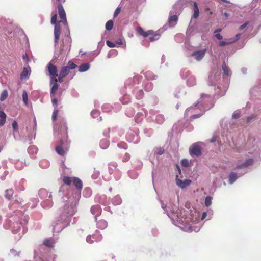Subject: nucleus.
I'll list each match as a JSON object with an SVG mask.
<instances>
[{
  "mask_svg": "<svg viewBox=\"0 0 261 261\" xmlns=\"http://www.w3.org/2000/svg\"><path fill=\"white\" fill-rule=\"evenodd\" d=\"M67 129L66 123H62L60 128V133L63 134V136L61 138L60 144L55 147L56 152L61 156H64L68 149Z\"/></svg>",
  "mask_w": 261,
  "mask_h": 261,
  "instance_id": "nucleus-1",
  "label": "nucleus"
},
{
  "mask_svg": "<svg viewBox=\"0 0 261 261\" xmlns=\"http://www.w3.org/2000/svg\"><path fill=\"white\" fill-rule=\"evenodd\" d=\"M47 71L49 73V75L50 76L51 79H54L58 76V74L57 73L58 70L57 66L49 62L47 66Z\"/></svg>",
  "mask_w": 261,
  "mask_h": 261,
  "instance_id": "nucleus-2",
  "label": "nucleus"
},
{
  "mask_svg": "<svg viewBox=\"0 0 261 261\" xmlns=\"http://www.w3.org/2000/svg\"><path fill=\"white\" fill-rule=\"evenodd\" d=\"M58 10L59 17L61 19L60 22L63 23L64 24L66 25L67 23L66 19V15L65 10L63 7L62 5L60 2L58 4Z\"/></svg>",
  "mask_w": 261,
  "mask_h": 261,
  "instance_id": "nucleus-3",
  "label": "nucleus"
},
{
  "mask_svg": "<svg viewBox=\"0 0 261 261\" xmlns=\"http://www.w3.org/2000/svg\"><path fill=\"white\" fill-rule=\"evenodd\" d=\"M189 152L191 156H198L201 154V147L197 144H193L190 147Z\"/></svg>",
  "mask_w": 261,
  "mask_h": 261,
  "instance_id": "nucleus-4",
  "label": "nucleus"
},
{
  "mask_svg": "<svg viewBox=\"0 0 261 261\" xmlns=\"http://www.w3.org/2000/svg\"><path fill=\"white\" fill-rule=\"evenodd\" d=\"M102 239V236L99 233V232H96L95 234L91 236H88L86 238V241L89 243H93L94 242H99Z\"/></svg>",
  "mask_w": 261,
  "mask_h": 261,
  "instance_id": "nucleus-5",
  "label": "nucleus"
},
{
  "mask_svg": "<svg viewBox=\"0 0 261 261\" xmlns=\"http://www.w3.org/2000/svg\"><path fill=\"white\" fill-rule=\"evenodd\" d=\"M60 21L55 24V29H54V35H55V44H57L58 43V41L60 39V36L61 34V28L60 26Z\"/></svg>",
  "mask_w": 261,
  "mask_h": 261,
  "instance_id": "nucleus-6",
  "label": "nucleus"
},
{
  "mask_svg": "<svg viewBox=\"0 0 261 261\" xmlns=\"http://www.w3.org/2000/svg\"><path fill=\"white\" fill-rule=\"evenodd\" d=\"M206 49L194 51L192 54V56L198 61H200L205 55Z\"/></svg>",
  "mask_w": 261,
  "mask_h": 261,
  "instance_id": "nucleus-7",
  "label": "nucleus"
},
{
  "mask_svg": "<svg viewBox=\"0 0 261 261\" xmlns=\"http://www.w3.org/2000/svg\"><path fill=\"white\" fill-rule=\"evenodd\" d=\"M64 213L69 216H73L75 212V207L72 205H66L64 207Z\"/></svg>",
  "mask_w": 261,
  "mask_h": 261,
  "instance_id": "nucleus-8",
  "label": "nucleus"
},
{
  "mask_svg": "<svg viewBox=\"0 0 261 261\" xmlns=\"http://www.w3.org/2000/svg\"><path fill=\"white\" fill-rule=\"evenodd\" d=\"M176 184L178 186L180 187L181 188H185L187 186L190 185L191 181L189 179H185L184 181L181 180L176 178Z\"/></svg>",
  "mask_w": 261,
  "mask_h": 261,
  "instance_id": "nucleus-9",
  "label": "nucleus"
},
{
  "mask_svg": "<svg viewBox=\"0 0 261 261\" xmlns=\"http://www.w3.org/2000/svg\"><path fill=\"white\" fill-rule=\"evenodd\" d=\"M51 81L53 82V84L50 90V96L53 97L55 96V94L59 88V85L57 83L58 80L57 78L53 79Z\"/></svg>",
  "mask_w": 261,
  "mask_h": 261,
  "instance_id": "nucleus-10",
  "label": "nucleus"
},
{
  "mask_svg": "<svg viewBox=\"0 0 261 261\" xmlns=\"http://www.w3.org/2000/svg\"><path fill=\"white\" fill-rule=\"evenodd\" d=\"M253 163V160L252 159H249L247 160L245 162L241 164H238L236 166V168L237 169H243L248 167L252 165Z\"/></svg>",
  "mask_w": 261,
  "mask_h": 261,
  "instance_id": "nucleus-11",
  "label": "nucleus"
},
{
  "mask_svg": "<svg viewBox=\"0 0 261 261\" xmlns=\"http://www.w3.org/2000/svg\"><path fill=\"white\" fill-rule=\"evenodd\" d=\"M72 182L78 190H81L83 188V183L82 180L78 177H74L72 178Z\"/></svg>",
  "mask_w": 261,
  "mask_h": 261,
  "instance_id": "nucleus-12",
  "label": "nucleus"
},
{
  "mask_svg": "<svg viewBox=\"0 0 261 261\" xmlns=\"http://www.w3.org/2000/svg\"><path fill=\"white\" fill-rule=\"evenodd\" d=\"M91 212L93 215H95V219L96 220L97 216L101 213V208L99 205H94L91 207Z\"/></svg>",
  "mask_w": 261,
  "mask_h": 261,
  "instance_id": "nucleus-13",
  "label": "nucleus"
},
{
  "mask_svg": "<svg viewBox=\"0 0 261 261\" xmlns=\"http://www.w3.org/2000/svg\"><path fill=\"white\" fill-rule=\"evenodd\" d=\"M199 15V11L198 7V4L196 2L193 3V18L197 19Z\"/></svg>",
  "mask_w": 261,
  "mask_h": 261,
  "instance_id": "nucleus-14",
  "label": "nucleus"
},
{
  "mask_svg": "<svg viewBox=\"0 0 261 261\" xmlns=\"http://www.w3.org/2000/svg\"><path fill=\"white\" fill-rule=\"evenodd\" d=\"M7 115L5 114V113L3 111L1 110L0 111V127L3 126L6 120Z\"/></svg>",
  "mask_w": 261,
  "mask_h": 261,
  "instance_id": "nucleus-15",
  "label": "nucleus"
},
{
  "mask_svg": "<svg viewBox=\"0 0 261 261\" xmlns=\"http://www.w3.org/2000/svg\"><path fill=\"white\" fill-rule=\"evenodd\" d=\"M69 70L70 69L67 66L63 67L60 71L61 77H65L69 74Z\"/></svg>",
  "mask_w": 261,
  "mask_h": 261,
  "instance_id": "nucleus-16",
  "label": "nucleus"
},
{
  "mask_svg": "<svg viewBox=\"0 0 261 261\" xmlns=\"http://www.w3.org/2000/svg\"><path fill=\"white\" fill-rule=\"evenodd\" d=\"M89 67L90 65L89 63H83L79 66V71L81 72H85L87 71L89 69Z\"/></svg>",
  "mask_w": 261,
  "mask_h": 261,
  "instance_id": "nucleus-17",
  "label": "nucleus"
},
{
  "mask_svg": "<svg viewBox=\"0 0 261 261\" xmlns=\"http://www.w3.org/2000/svg\"><path fill=\"white\" fill-rule=\"evenodd\" d=\"M29 69H30V67H29ZM30 70H28V68L24 67L23 69L22 72L20 75V78L21 79H23L26 78L29 74H30Z\"/></svg>",
  "mask_w": 261,
  "mask_h": 261,
  "instance_id": "nucleus-18",
  "label": "nucleus"
},
{
  "mask_svg": "<svg viewBox=\"0 0 261 261\" xmlns=\"http://www.w3.org/2000/svg\"><path fill=\"white\" fill-rule=\"evenodd\" d=\"M222 67L224 74L228 76L231 74V71L230 68L227 66L225 62L223 63Z\"/></svg>",
  "mask_w": 261,
  "mask_h": 261,
  "instance_id": "nucleus-19",
  "label": "nucleus"
},
{
  "mask_svg": "<svg viewBox=\"0 0 261 261\" xmlns=\"http://www.w3.org/2000/svg\"><path fill=\"white\" fill-rule=\"evenodd\" d=\"M14 194V192L12 189H7L5 191V197L8 200H10Z\"/></svg>",
  "mask_w": 261,
  "mask_h": 261,
  "instance_id": "nucleus-20",
  "label": "nucleus"
},
{
  "mask_svg": "<svg viewBox=\"0 0 261 261\" xmlns=\"http://www.w3.org/2000/svg\"><path fill=\"white\" fill-rule=\"evenodd\" d=\"M97 225L98 228L103 229L107 226V222L104 220H101L97 222Z\"/></svg>",
  "mask_w": 261,
  "mask_h": 261,
  "instance_id": "nucleus-21",
  "label": "nucleus"
},
{
  "mask_svg": "<svg viewBox=\"0 0 261 261\" xmlns=\"http://www.w3.org/2000/svg\"><path fill=\"white\" fill-rule=\"evenodd\" d=\"M153 89V84L151 82L147 81L144 85V89L147 92L151 91Z\"/></svg>",
  "mask_w": 261,
  "mask_h": 261,
  "instance_id": "nucleus-22",
  "label": "nucleus"
},
{
  "mask_svg": "<svg viewBox=\"0 0 261 261\" xmlns=\"http://www.w3.org/2000/svg\"><path fill=\"white\" fill-rule=\"evenodd\" d=\"M237 178V175L234 172H231L229 176V182L230 184H232L234 182V181Z\"/></svg>",
  "mask_w": 261,
  "mask_h": 261,
  "instance_id": "nucleus-23",
  "label": "nucleus"
},
{
  "mask_svg": "<svg viewBox=\"0 0 261 261\" xmlns=\"http://www.w3.org/2000/svg\"><path fill=\"white\" fill-rule=\"evenodd\" d=\"M63 182L67 185L69 186L72 182V178L69 176H64L63 179Z\"/></svg>",
  "mask_w": 261,
  "mask_h": 261,
  "instance_id": "nucleus-24",
  "label": "nucleus"
},
{
  "mask_svg": "<svg viewBox=\"0 0 261 261\" xmlns=\"http://www.w3.org/2000/svg\"><path fill=\"white\" fill-rule=\"evenodd\" d=\"M106 29L110 31L112 29L113 27V21L111 20L108 21L106 23Z\"/></svg>",
  "mask_w": 261,
  "mask_h": 261,
  "instance_id": "nucleus-25",
  "label": "nucleus"
},
{
  "mask_svg": "<svg viewBox=\"0 0 261 261\" xmlns=\"http://www.w3.org/2000/svg\"><path fill=\"white\" fill-rule=\"evenodd\" d=\"M8 96V92L6 90H4L0 96V101H3L6 99Z\"/></svg>",
  "mask_w": 261,
  "mask_h": 261,
  "instance_id": "nucleus-26",
  "label": "nucleus"
},
{
  "mask_svg": "<svg viewBox=\"0 0 261 261\" xmlns=\"http://www.w3.org/2000/svg\"><path fill=\"white\" fill-rule=\"evenodd\" d=\"M100 145L103 149L107 148L109 146V142L106 140H102L100 142Z\"/></svg>",
  "mask_w": 261,
  "mask_h": 261,
  "instance_id": "nucleus-27",
  "label": "nucleus"
},
{
  "mask_svg": "<svg viewBox=\"0 0 261 261\" xmlns=\"http://www.w3.org/2000/svg\"><path fill=\"white\" fill-rule=\"evenodd\" d=\"M66 66L67 67H68L69 69H74L75 68H76L77 65L75 63H74L72 61H69L68 62V65Z\"/></svg>",
  "mask_w": 261,
  "mask_h": 261,
  "instance_id": "nucleus-28",
  "label": "nucleus"
},
{
  "mask_svg": "<svg viewBox=\"0 0 261 261\" xmlns=\"http://www.w3.org/2000/svg\"><path fill=\"white\" fill-rule=\"evenodd\" d=\"M212 204V197L207 196L205 199V205L206 207H208Z\"/></svg>",
  "mask_w": 261,
  "mask_h": 261,
  "instance_id": "nucleus-29",
  "label": "nucleus"
},
{
  "mask_svg": "<svg viewBox=\"0 0 261 261\" xmlns=\"http://www.w3.org/2000/svg\"><path fill=\"white\" fill-rule=\"evenodd\" d=\"M144 92L142 90H139L136 95V98L138 99H141L143 98Z\"/></svg>",
  "mask_w": 261,
  "mask_h": 261,
  "instance_id": "nucleus-30",
  "label": "nucleus"
},
{
  "mask_svg": "<svg viewBox=\"0 0 261 261\" xmlns=\"http://www.w3.org/2000/svg\"><path fill=\"white\" fill-rule=\"evenodd\" d=\"M59 111L57 108H55L52 115V119L53 121H56L57 118Z\"/></svg>",
  "mask_w": 261,
  "mask_h": 261,
  "instance_id": "nucleus-31",
  "label": "nucleus"
},
{
  "mask_svg": "<svg viewBox=\"0 0 261 261\" xmlns=\"http://www.w3.org/2000/svg\"><path fill=\"white\" fill-rule=\"evenodd\" d=\"M178 20V17L177 16V15H172L170 17L169 19V22H176Z\"/></svg>",
  "mask_w": 261,
  "mask_h": 261,
  "instance_id": "nucleus-32",
  "label": "nucleus"
},
{
  "mask_svg": "<svg viewBox=\"0 0 261 261\" xmlns=\"http://www.w3.org/2000/svg\"><path fill=\"white\" fill-rule=\"evenodd\" d=\"M164 149L161 147L156 148L155 150V152L158 155H162L164 153Z\"/></svg>",
  "mask_w": 261,
  "mask_h": 261,
  "instance_id": "nucleus-33",
  "label": "nucleus"
},
{
  "mask_svg": "<svg viewBox=\"0 0 261 261\" xmlns=\"http://www.w3.org/2000/svg\"><path fill=\"white\" fill-rule=\"evenodd\" d=\"M153 33V31L152 30H148L147 32H145L144 31L141 35L143 36V37H146L149 35L152 34Z\"/></svg>",
  "mask_w": 261,
  "mask_h": 261,
  "instance_id": "nucleus-34",
  "label": "nucleus"
},
{
  "mask_svg": "<svg viewBox=\"0 0 261 261\" xmlns=\"http://www.w3.org/2000/svg\"><path fill=\"white\" fill-rule=\"evenodd\" d=\"M12 127L14 131H18V126L17 122L16 121H14L12 123Z\"/></svg>",
  "mask_w": 261,
  "mask_h": 261,
  "instance_id": "nucleus-35",
  "label": "nucleus"
},
{
  "mask_svg": "<svg viewBox=\"0 0 261 261\" xmlns=\"http://www.w3.org/2000/svg\"><path fill=\"white\" fill-rule=\"evenodd\" d=\"M22 98L24 102L27 104L28 102V95L26 91H24L22 93Z\"/></svg>",
  "mask_w": 261,
  "mask_h": 261,
  "instance_id": "nucleus-36",
  "label": "nucleus"
},
{
  "mask_svg": "<svg viewBox=\"0 0 261 261\" xmlns=\"http://www.w3.org/2000/svg\"><path fill=\"white\" fill-rule=\"evenodd\" d=\"M44 245L47 247H53V243L49 240H46L44 241Z\"/></svg>",
  "mask_w": 261,
  "mask_h": 261,
  "instance_id": "nucleus-37",
  "label": "nucleus"
},
{
  "mask_svg": "<svg viewBox=\"0 0 261 261\" xmlns=\"http://www.w3.org/2000/svg\"><path fill=\"white\" fill-rule=\"evenodd\" d=\"M51 102L54 106L55 107V108H57L58 100L55 96L51 97Z\"/></svg>",
  "mask_w": 261,
  "mask_h": 261,
  "instance_id": "nucleus-38",
  "label": "nucleus"
},
{
  "mask_svg": "<svg viewBox=\"0 0 261 261\" xmlns=\"http://www.w3.org/2000/svg\"><path fill=\"white\" fill-rule=\"evenodd\" d=\"M57 14L54 15L51 18V23L55 24L57 23Z\"/></svg>",
  "mask_w": 261,
  "mask_h": 261,
  "instance_id": "nucleus-39",
  "label": "nucleus"
},
{
  "mask_svg": "<svg viewBox=\"0 0 261 261\" xmlns=\"http://www.w3.org/2000/svg\"><path fill=\"white\" fill-rule=\"evenodd\" d=\"M106 44L109 47H114L116 46L115 43H114L112 42H111L110 41H109V40L106 41Z\"/></svg>",
  "mask_w": 261,
  "mask_h": 261,
  "instance_id": "nucleus-40",
  "label": "nucleus"
},
{
  "mask_svg": "<svg viewBox=\"0 0 261 261\" xmlns=\"http://www.w3.org/2000/svg\"><path fill=\"white\" fill-rule=\"evenodd\" d=\"M234 41H232V42H226V41H221L219 43V45L220 46H225V45H229V44H230L231 43H233Z\"/></svg>",
  "mask_w": 261,
  "mask_h": 261,
  "instance_id": "nucleus-41",
  "label": "nucleus"
},
{
  "mask_svg": "<svg viewBox=\"0 0 261 261\" xmlns=\"http://www.w3.org/2000/svg\"><path fill=\"white\" fill-rule=\"evenodd\" d=\"M121 11V8L120 7H117L114 14V17H116L120 12Z\"/></svg>",
  "mask_w": 261,
  "mask_h": 261,
  "instance_id": "nucleus-42",
  "label": "nucleus"
},
{
  "mask_svg": "<svg viewBox=\"0 0 261 261\" xmlns=\"http://www.w3.org/2000/svg\"><path fill=\"white\" fill-rule=\"evenodd\" d=\"M136 31L140 35H142L144 31L143 29L140 26H138L137 27Z\"/></svg>",
  "mask_w": 261,
  "mask_h": 261,
  "instance_id": "nucleus-43",
  "label": "nucleus"
},
{
  "mask_svg": "<svg viewBox=\"0 0 261 261\" xmlns=\"http://www.w3.org/2000/svg\"><path fill=\"white\" fill-rule=\"evenodd\" d=\"M248 23H249L248 22L244 23L243 24H242V25H241L240 27L239 30H242L243 29H244L245 28H246L247 26Z\"/></svg>",
  "mask_w": 261,
  "mask_h": 261,
  "instance_id": "nucleus-44",
  "label": "nucleus"
},
{
  "mask_svg": "<svg viewBox=\"0 0 261 261\" xmlns=\"http://www.w3.org/2000/svg\"><path fill=\"white\" fill-rule=\"evenodd\" d=\"M215 36L218 39L221 40L223 38V36L220 34H216Z\"/></svg>",
  "mask_w": 261,
  "mask_h": 261,
  "instance_id": "nucleus-45",
  "label": "nucleus"
},
{
  "mask_svg": "<svg viewBox=\"0 0 261 261\" xmlns=\"http://www.w3.org/2000/svg\"><path fill=\"white\" fill-rule=\"evenodd\" d=\"M182 163L185 166H187L189 164L188 161L186 160H183L182 161Z\"/></svg>",
  "mask_w": 261,
  "mask_h": 261,
  "instance_id": "nucleus-46",
  "label": "nucleus"
},
{
  "mask_svg": "<svg viewBox=\"0 0 261 261\" xmlns=\"http://www.w3.org/2000/svg\"><path fill=\"white\" fill-rule=\"evenodd\" d=\"M99 113L97 111H93L91 112V115L94 117V115H98Z\"/></svg>",
  "mask_w": 261,
  "mask_h": 261,
  "instance_id": "nucleus-47",
  "label": "nucleus"
},
{
  "mask_svg": "<svg viewBox=\"0 0 261 261\" xmlns=\"http://www.w3.org/2000/svg\"><path fill=\"white\" fill-rule=\"evenodd\" d=\"M63 78L64 77H61V75L60 74H59V76L58 77V79H57V80H58V81L59 82L62 83V82H63Z\"/></svg>",
  "mask_w": 261,
  "mask_h": 261,
  "instance_id": "nucleus-48",
  "label": "nucleus"
},
{
  "mask_svg": "<svg viewBox=\"0 0 261 261\" xmlns=\"http://www.w3.org/2000/svg\"><path fill=\"white\" fill-rule=\"evenodd\" d=\"M240 35H241V34H240V33H238V34H237L236 35V39L235 41L238 40L240 38Z\"/></svg>",
  "mask_w": 261,
  "mask_h": 261,
  "instance_id": "nucleus-49",
  "label": "nucleus"
},
{
  "mask_svg": "<svg viewBox=\"0 0 261 261\" xmlns=\"http://www.w3.org/2000/svg\"><path fill=\"white\" fill-rule=\"evenodd\" d=\"M201 116V115L200 114H197V115H193L192 117L193 118H199Z\"/></svg>",
  "mask_w": 261,
  "mask_h": 261,
  "instance_id": "nucleus-50",
  "label": "nucleus"
},
{
  "mask_svg": "<svg viewBox=\"0 0 261 261\" xmlns=\"http://www.w3.org/2000/svg\"><path fill=\"white\" fill-rule=\"evenodd\" d=\"M149 40L150 41L152 42L155 40V38H154V37H149Z\"/></svg>",
  "mask_w": 261,
  "mask_h": 261,
  "instance_id": "nucleus-51",
  "label": "nucleus"
},
{
  "mask_svg": "<svg viewBox=\"0 0 261 261\" xmlns=\"http://www.w3.org/2000/svg\"><path fill=\"white\" fill-rule=\"evenodd\" d=\"M233 118H239V115L238 114H234L233 115Z\"/></svg>",
  "mask_w": 261,
  "mask_h": 261,
  "instance_id": "nucleus-52",
  "label": "nucleus"
},
{
  "mask_svg": "<svg viewBox=\"0 0 261 261\" xmlns=\"http://www.w3.org/2000/svg\"><path fill=\"white\" fill-rule=\"evenodd\" d=\"M115 199L117 200L118 201V203H120V201H121V199L119 197H115Z\"/></svg>",
  "mask_w": 261,
  "mask_h": 261,
  "instance_id": "nucleus-53",
  "label": "nucleus"
},
{
  "mask_svg": "<svg viewBox=\"0 0 261 261\" xmlns=\"http://www.w3.org/2000/svg\"><path fill=\"white\" fill-rule=\"evenodd\" d=\"M116 43L119 44V45H122L123 42H122V41L121 40H120V41L116 42Z\"/></svg>",
  "mask_w": 261,
  "mask_h": 261,
  "instance_id": "nucleus-54",
  "label": "nucleus"
},
{
  "mask_svg": "<svg viewBox=\"0 0 261 261\" xmlns=\"http://www.w3.org/2000/svg\"><path fill=\"white\" fill-rule=\"evenodd\" d=\"M204 96L209 97V95H206V94H202L201 95V97H204Z\"/></svg>",
  "mask_w": 261,
  "mask_h": 261,
  "instance_id": "nucleus-55",
  "label": "nucleus"
},
{
  "mask_svg": "<svg viewBox=\"0 0 261 261\" xmlns=\"http://www.w3.org/2000/svg\"><path fill=\"white\" fill-rule=\"evenodd\" d=\"M166 207V206L164 204H162V207L163 208V209H165V207Z\"/></svg>",
  "mask_w": 261,
  "mask_h": 261,
  "instance_id": "nucleus-56",
  "label": "nucleus"
},
{
  "mask_svg": "<svg viewBox=\"0 0 261 261\" xmlns=\"http://www.w3.org/2000/svg\"><path fill=\"white\" fill-rule=\"evenodd\" d=\"M221 31V29H218L217 30H216L215 32H220Z\"/></svg>",
  "mask_w": 261,
  "mask_h": 261,
  "instance_id": "nucleus-57",
  "label": "nucleus"
},
{
  "mask_svg": "<svg viewBox=\"0 0 261 261\" xmlns=\"http://www.w3.org/2000/svg\"><path fill=\"white\" fill-rule=\"evenodd\" d=\"M98 175H99V173H98L97 175L95 177L93 176V175L92 176L93 178V179H96Z\"/></svg>",
  "mask_w": 261,
  "mask_h": 261,
  "instance_id": "nucleus-58",
  "label": "nucleus"
},
{
  "mask_svg": "<svg viewBox=\"0 0 261 261\" xmlns=\"http://www.w3.org/2000/svg\"><path fill=\"white\" fill-rule=\"evenodd\" d=\"M206 215V214L205 213H203V215H202V219H203L204 218V216Z\"/></svg>",
  "mask_w": 261,
  "mask_h": 261,
  "instance_id": "nucleus-59",
  "label": "nucleus"
},
{
  "mask_svg": "<svg viewBox=\"0 0 261 261\" xmlns=\"http://www.w3.org/2000/svg\"><path fill=\"white\" fill-rule=\"evenodd\" d=\"M250 119H251L250 117H248L247 118V121H248V122H249V121H250Z\"/></svg>",
  "mask_w": 261,
  "mask_h": 261,
  "instance_id": "nucleus-60",
  "label": "nucleus"
},
{
  "mask_svg": "<svg viewBox=\"0 0 261 261\" xmlns=\"http://www.w3.org/2000/svg\"><path fill=\"white\" fill-rule=\"evenodd\" d=\"M224 15L226 17H227L228 16V15L226 13H224Z\"/></svg>",
  "mask_w": 261,
  "mask_h": 261,
  "instance_id": "nucleus-61",
  "label": "nucleus"
},
{
  "mask_svg": "<svg viewBox=\"0 0 261 261\" xmlns=\"http://www.w3.org/2000/svg\"><path fill=\"white\" fill-rule=\"evenodd\" d=\"M222 1L223 2H226V3H228V1H227V0H222Z\"/></svg>",
  "mask_w": 261,
  "mask_h": 261,
  "instance_id": "nucleus-62",
  "label": "nucleus"
},
{
  "mask_svg": "<svg viewBox=\"0 0 261 261\" xmlns=\"http://www.w3.org/2000/svg\"><path fill=\"white\" fill-rule=\"evenodd\" d=\"M23 59H28V56H26V57H24L23 56Z\"/></svg>",
  "mask_w": 261,
  "mask_h": 261,
  "instance_id": "nucleus-63",
  "label": "nucleus"
},
{
  "mask_svg": "<svg viewBox=\"0 0 261 261\" xmlns=\"http://www.w3.org/2000/svg\"><path fill=\"white\" fill-rule=\"evenodd\" d=\"M23 59H28V56H26V57H24L23 56Z\"/></svg>",
  "mask_w": 261,
  "mask_h": 261,
  "instance_id": "nucleus-64",
  "label": "nucleus"
}]
</instances>
